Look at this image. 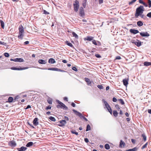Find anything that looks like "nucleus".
Listing matches in <instances>:
<instances>
[{
	"mask_svg": "<svg viewBox=\"0 0 151 151\" xmlns=\"http://www.w3.org/2000/svg\"><path fill=\"white\" fill-rule=\"evenodd\" d=\"M144 8L142 6H140L136 9V13L135 14V17L137 18L141 15V14H142L144 11Z\"/></svg>",
	"mask_w": 151,
	"mask_h": 151,
	"instance_id": "1",
	"label": "nucleus"
},
{
	"mask_svg": "<svg viewBox=\"0 0 151 151\" xmlns=\"http://www.w3.org/2000/svg\"><path fill=\"white\" fill-rule=\"evenodd\" d=\"M73 6L75 11L76 12L78 11L79 6V2L77 0L76 1L75 3L73 4Z\"/></svg>",
	"mask_w": 151,
	"mask_h": 151,
	"instance_id": "2",
	"label": "nucleus"
},
{
	"mask_svg": "<svg viewBox=\"0 0 151 151\" xmlns=\"http://www.w3.org/2000/svg\"><path fill=\"white\" fill-rule=\"evenodd\" d=\"M56 101L60 105L57 106V108H63L66 109H67V107L64 104L60 101L59 100H57Z\"/></svg>",
	"mask_w": 151,
	"mask_h": 151,
	"instance_id": "3",
	"label": "nucleus"
},
{
	"mask_svg": "<svg viewBox=\"0 0 151 151\" xmlns=\"http://www.w3.org/2000/svg\"><path fill=\"white\" fill-rule=\"evenodd\" d=\"M131 42L132 43L135 44L138 47H139L141 45V42L137 40H136V41L132 40H131Z\"/></svg>",
	"mask_w": 151,
	"mask_h": 151,
	"instance_id": "4",
	"label": "nucleus"
},
{
	"mask_svg": "<svg viewBox=\"0 0 151 151\" xmlns=\"http://www.w3.org/2000/svg\"><path fill=\"white\" fill-rule=\"evenodd\" d=\"M10 60L11 61H14L15 62H23L24 60L22 58H17L14 59L11 58Z\"/></svg>",
	"mask_w": 151,
	"mask_h": 151,
	"instance_id": "5",
	"label": "nucleus"
},
{
	"mask_svg": "<svg viewBox=\"0 0 151 151\" xmlns=\"http://www.w3.org/2000/svg\"><path fill=\"white\" fill-rule=\"evenodd\" d=\"M73 112L77 115H78L81 118H83L84 116H83L82 114L80 112L77 111L75 109H73Z\"/></svg>",
	"mask_w": 151,
	"mask_h": 151,
	"instance_id": "6",
	"label": "nucleus"
},
{
	"mask_svg": "<svg viewBox=\"0 0 151 151\" xmlns=\"http://www.w3.org/2000/svg\"><path fill=\"white\" fill-rule=\"evenodd\" d=\"M59 122L60 123V124H58V125L60 127L64 126L66 123V121L64 120L60 121Z\"/></svg>",
	"mask_w": 151,
	"mask_h": 151,
	"instance_id": "7",
	"label": "nucleus"
},
{
	"mask_svg": "<svg viewBox=\"0 0 151 151\" xmlns=\"http://www.w3.org/2000/svg\"><path fill=\"white\" fill-rule=\"evenodd\" d=\"M140 35L143 37H148L150 36V34L147 32H142L140 33Z\"/></svg>",
	"mask_w": 151,
	"mask_h": 151,
	"instance_id": "8",
	"label": "nucleus"
},
{
	"mask_svg": "<svg viewBox=\"0 0 151 151\" xmlns=\"http://www.w3.org/2000/svg\"><path fill=\"white\" fill-rule=\"evenodd\" d=\"M79 14L82 17H83L84 15V12L83 9L82 7L80 8L79 9Z\"/></svg>",
	"mask_w": 151,
	"mask_h": 151,
	"instance_id": "9",
	"label": "nucleus"
},
{
	"mask_svg": "<svg viewBox=\"0 0 151 151\" xmlns=\"http://www.w3.org/2000/svg\"><path fill=\"white\" fill-rule=\"evenodd\" d=\"M129 32L132 33L134 34H136L139 32V31L137 29H131L129 30Z\"/></svg>",
	"mask_w": 151,
	"mask_h": 151,
	"instance_id": "10",
	"label": "nucleus"
},
{
	"mask_svg": "<svg viewBox=\"0 0 151 151\" xmlns=\"http://www.w3.org/2000/svg\"><path fill=\"white\" fill-rule=\"evenodd\" d=\"M19 33H24V29L22 25L19 26Z\"/></svg>",
	"mask_w": 151,
	"mask_h": 151,
	"instance_id": "11",
	"label": "nucleus"
},
{
	"mask_svg": "<svg viewBox=\"0 0 151 151\" xmlns=\"http://www.w3.org/2000/svg\"><path fill=\"white\" fill-rule=\"evenodd\" d=\"M38 62L40 64H45L47 63L46 60L42 59L39 60Z\"/></svg>",
	"mask_w": 151,
	"mask_h": 151,
	"instance_id": "12",
	"label": "nucleus"
},
{
	"mask_svg": "<svg viewBox=\"0 0 151 151\" xmlns=\"http://www.w3.org/2000/svg\"><path fill=\"white\" fill-rule=\"evenodd\" d=\"M9 145L11 147H14L16 146V144L15 142L12 141L10 142Z\"/></svg>",
	"mask_w": 151,
	"mask_h": 151,
	"instance_id": "13",
	"label": "nucleus"
},
{
	"mask_svg": "<svg viewBox=\"0 0 151 151\" xmlns=\"http://www.w3.org/2000/svg\"><path fill=\"white\" fill-rule=\"evenodd\" d=\"M38 118H35L34 119L33 121V124L35 126L37 125L38 124V122H37Z\"/></svg>",
	"mask_w": 151,
	"mask_h": 151,
	"instance_id": "14",
	"label": "nucleus"
},
{
	"mask_svg": "<svg viewBox=\"0 0 151 151\" xmlns=\"http://www.w3.org/2000/svg\"><path fill=\"white\" fill-rule=\"evenodd\" d=\"M27 149V148L25 147H22L20 148H17V150L19 151H24Z\"/></svg>",
	"mask_w": 151,
	"mask_h": 151,
	"instance_id": "15",
	"label": "nucleus"
},
{
	"mask_svg": "<svg viewBox=\"0 0 151 151\" xmlns=\"http://www.w3.org/2000/svg\"><path fill=\"white\" fill-rule=\"evenodd\" d=\"M103 101L104 103L105 104V105L106 108L107 109L109 108L110 107V106L106 101L104 99L103 100Z\"/></svg>",
	"mask_w": 151,
	"mask_h": 151,
	"instance_id": "16",
	"label": "nucleus"
},
{
	"mask_svg": "<svg viewBox=\"0 0 151 151\" xmlns=\"http://www.w3.org/2000/svg\"><path fill=\"white\" fill-rule=\"evenodd\" d=\"M93 37L91 36H87L86 38L85 39V40L91 41L93 40Z\"/></svg>",
	"mask_w": 151,
	"mask_h": 151,
	"instance_id": "17",
	"label": "nucleus"
},
{
	"mask_svg": "<svg viewBox=\"0 0 151 151\" xmlns=\"http://www.w3.org/2000/svg\"><path fill=\"white\" fill-rule=\"evenodd\" d=\"M85 81L87 83V84H88V85L91 86V82L90 81V80L89 78H85Z\"/></svg>",
	"mask_w": 151,
	"mask_h": 151,
	"instance_id": "18",
	"label": "nucleus"
},
{
	"mask_svg": "<svg viewBox=\"0 0 151 151\" xmlns=\"http://www.w3.org/2000/svg\"><path fill=\"white\" fill-rule=\"evenodd\" d=\"M48 63H49L53 64L55 63V61L54 59L51 58L49 60Z\"/></svg>",
	"mask_w": 151,
	"mask_h": 151,
	"instance_id": "19",
	"label": "nucleus"
},
{
	"mask_svg": "<svg viewBox=\"0 0 151 151\" xmlns=\"http://www.w3.org/2000/svg\"><path fill=\"white\" fill-rule=\"evenodd\" d=\"M123 83L124 85L127 86V85L128 84V81L126 79H124L123 80Z\"/></svg>",
	"mask_w": 151,
	"mask_h": 151,
	"instance_id": "20",
	"label": "nucleus"
},
{
	"mask_svg": "<svg viewBox=\"0 0 151 151\" xmlns=\"http://www.w3.org/2000/svg\"><path fill=\"white\" fill-rule=\"evenodd\" d=\"M123 145V147H124L125 145V144L122 140H120V143L119 145V147H122V145Z\"/></svg>",
	"mask_w": 151,
	"mask_h": 151,
	"instance_id": "21",
	"label": "nucleus"
},
{
	"mask_svg": "<svg viewBox=\"0 0 151 151\" xmlns=\"http://www.w3.org/2000/svg\"><path fill=\"white\" fill-rule=\"evenodd\" d=\"M24 36V33H19V35H18V36L19 39H20L21 40L22 39Z\"/></svg>",
	"mask_w": 151,
	"mask_h": 151,
	"instance_id": "22",
	"label": "nucleus"
},
{
	"mask_svg": "<svg viewBox=\"0 0 151 151\" xmlns=\"http://www.w3.org/2000/svg\"><path fill=\"white\" fill-rule=\"evenodd\" d=\"M137 150V148L135 147L132 149H129L125 151H136Z\"/></svg>",
	"mask_w": 151,
	"mask_h": 151,
	"instance_id": "23",
	"label": "nucleus"
},
{
	"mask_svg": "<svg viewBox=\"0 0 151 151\" xmlns=\"http://www.w3.org/2000/svg\"><path fill=\"white\" fill-rule=\"evenodd\" d=\"M137 24L139 27H141L143 25V23L141 21H139L137 22Z\"/></svg>",
	"mask_w": 151,
	"mask_h": 151,
	"instance_id": "24",
	"label": "nucleus"
},
{
	"mask_svg": "<svg viewBox=\"0 0 151 151\" xmlns=\"http://www.w3.org/2000/svg\"><path fill=\"white\" fill-rule=\"evenodd\" d=\"M144 65L146 66L151 65V63L145 62L144 63Z\"/></svg>",
	"mask_w": 151,
	"mask_h": 151,
	"instance_id": "25",
	"label": "nucleus"
},
{
	"mask_svg": "<svg viewBox=\"0 0 151 151\" xmlns=\"http://www.w3.org/2000/svg\"><path fill=\"white\" fill-rule=\"evenodd\" d=\"M33 142H30L27 143V144L26 145V146L27 147H29L32 146L33 145Z\"/></svg>",
	"mask_w": 151,
	"mask_h": 151,
	"instance_id": "26",
	"label": "nucleus"
},
{
	"mask_svg": "<svg viewBox=\"0 0 151 151\" xmlns=\"http://www.w3.org/2000/svg\"><path fill=\"white\" fill-rule=\"evenodd\" d=\"M72 35L73 37H75L76 39L78 38V36L74 32H72Z\"/></svg>",
	"mask_w": 151,
	"mask_h": 151,
	"instance_id": "27",
	"label": "nucleus"
},
{
	"mask_svg": "<svg viewBox=\"0 0 151 151\" xmlns=\"http://www.w3.org/2000/svg\"><path fill=\"white\" fill-rule=\"evenodd\" d=\"M142 137H143V139L144 141H145L146 140L147 137L146 136L145 134L143 133L142 134Z\"/></svg>",
	"mask_w": 151,
	"mask_h": 151,
	"instance_id": "28",
	"label": "nucleus"
},
{
	"mask_svg": "<svg viewBox=\"0 0 151 151\" xmlns=\"http://www.w3.org/2000/svg\"><path fill=\"white\" fill-rule=\"evenodd\" d=\"M113 114L114 116L115 117H116L118 115V113L116 111L114 110L113 111Z\"/></svg>",
	"mask_w": 151,
	"mask_h": 151,
	"instance_id": "29",
	"label": "nucleus"
},
{
	"mask_svg": "<svg viewBox=\"0 0 151 151\" xmlns=\"http://www.w3.org/2000/svg\"><path fill=\"white\" fill-rule=\"evenodd\" d=\"M105 147L106 150H109L110 148L109 145L108 144H106L105 145Z\"/></svg>",
	"mask_w": 151,
	"mask_h": 151,
	"instance_id": "30",
	"label": "nucleus"
},
{
	"mask_svg": "<svg viewBox=\"0 0 151 151\" xmlns=\"http://www.w3.org/2000/svg\"><path fill=\"white\" fill-rule=\"evenodd\" d=\"M13 100V98L11 97H9L8 99V101L9 102H12Z\"/></svg>",
	"mask_w": 151,
	"mask_h": 151,
	"instance_id": "31",
	"label": "nucleus"
},
{
	"mask_svg": "<svg viewBox=\"0 0 151 151\" xmlns=\"http://www.w3.org/2000/svg\"><path fill=\"white\" fill-rule=\"evenodd\" d=\"M49 118L50 120L52 121L55 122L56 121L55 118L51 116L49 117Z\"/></svg>",
	"mask_w": 151,
	"mask_h": 151,
	"instance_id": "32",
	"label": "nucleus"
},
{
	"mask_svg": "<svg viewBox=\"0 0 151 151\" xmlns=\"http://www.w3.org/2000/svg\"><path fill=\"white\" fill-rule=\"evenodd\" d=\"M66 43L70 47H73V45L71 43L69 42L68 41H66Z\"/></svg>",
	"mask_w": 151,
	"mask_h": 151,
	"instance_id": "33",
	"label": "nucleus"
},
{
	"mask_svg": "<svg viewBox=\"0 0 151 151\" xmlns=\"http://www.w3.org/2000/svg\"><path fill=\"white\" fill-rule=\"evenodd\" d=\"M0 24L1 27L3 29L4 28V22L2 20L0 21Z\"/></svg>",
	"mask_w": 151,
	"mask_h": 151,
	"instance_id": "34",
	"label": "nucleus"
},
{
	"mask_svg": "<svg viewBox=\"0 0 151 151\" xmlns=\"http://www.w3.org/2000/svg\"><path fill=\"white\" fill-rule=\"evenodd\" d=\"M91 129L90 126L89 124H88L87 126L86 129V131H87L90 130Z\"/></svg>",
	"mask_w": 151,
	"mask_h": 151,
	"instance_id": "35",
	"label": "nucleus"
},
{
	"mask_svg": "<svg viewBox=\"0 0 151 151\" xmlns=\"http://www.w3.org/2000/svg\"><path fill=\"white\" fill-rule=\"evenodd\" d=\"M47 102L48 103H49L50 104H52V100L51 99H49L47 100Z\"/></svg>",
	"mask_w": 151,
	"mask_h": 151,
	"instance_id": "36",
	"label": "nucleus"
},
{
	"mask_svg": "<svg viewBox=\"0 0 151 151\" xmlns=\"http://www.w3.org/2000/svg\"><path fill=\"white\" fill-rule=\"evenodd\" d=\"M137 0H133L131 1L129 3V4L130 5H132L133 3H134Z\"/></svg>",
	"mask_w": 151,
	"mask_h": 151,
	"instance_id": "37",
	"label": "nucleus"
},
{
	"mask_svg": "<svg viewBox=\"0 0 151 151\" xmlns=\"http://www.w3.org/2000/svg\"><path fill=\"white\" fill-rule=\"evenodd\" d=\"M55 71H60L61 72H65V71L57 68H56L55 69Z\"/></svg>",
	"mask_w": 151,
	"mask_h": 151,
	"instance_id": "38",
	"label": "nucleus"
},
{
	"mask_svg": "<svg viewBox=\"0 0 151 151\" xmlns=\"http://www.w3.org/2000/svg\"><path fill=\"white\" fill-rule=\"evenodd\" d=\"M147 145V142L142 147L141 149H143L144 148H145Z\"/></svg>",
	"mask_w": 151,
	"mask_h": 151,
	"instance_id": "39",
	"label": "nucleus"
},
{
	"mask_svg": "<svg viewBox=\"0 0 151 151\" xmlns=\"http://www.w3.org/2000/svg\"><path fill=\"white\" fill-rule=\"evenodd\" d=\"M119 101L120 103H121L123 105L124 104V102L122 99H119Z\"/></svg>",
	"mask_w": 151,
	"mask_h": 151,
	"instance_id": "40",
	"label": "nucleus"
},
{
	"mask_svg": "<svg viewBox=\"0 0 151 151\" xmlns=\"http://www.w3.org/2000/svg\"><path fill=\"white\" fill-rule=\"evenodd\" d=\"M108 110L111 114H112V110L111 107L107 109Z\"/></svg>",
	"mask_w": 151,
	"mask_h": 151,
	"instance_id": "41",
	"label": "nucleus"
},
{
	"mask_svg": "<svg viewBox=\"0 0 151 151\" xmlns=\"http://www.w3.org/2000/svg\"><path fill=\"white\" fill-rule=\"evenodd\" d=\"M148 3L149 4V7L150 8L151 7V1L150 0H148Z\"/></svg>",
	"mask_w": 151,
	"mask_h": 151,
	"instance_id": "42",
	"label": "nucleus"
},
{
	"mask_svg": "<svg viewBox=\"0 0 151 151\" xmlns=\"http://www.w3.org/2000/svg\"><path fill=\"white\" fill-rule=\"evenodd\" d=\"M4 55L6 57H8L9 56V55L8 53L5 52L4 53Z\"/></svg>",
	"mask_w": 151,
	"mask_h": 151,
	"instance_id": "43",
	"label": "nucleus"
},
{
	"mask_svg": "<svg viewBox=\"0 0 151 151\" xmlns=\"http://www.w3.org/2000/svg\"><path fill=\"white\" fill-rule=\"evenodd\" d=\"M72 133L73 134H75L76 135H78V133L75 130L73 131H72Z\"/></svg>",
	"mask_w": 151,
	"mask_h": 151,
	"instance_id": "44",
	"label": "nucleus"
},
{
	"mask_svg": "<svg viewBox=\"0 0 151 151\" xmlns=\"http://www.w3.org/2000/svg\"><path fill=\"white\" fill-rule=\"evenodd\" d=\"M56 68H49L47 69L49 70H54L55 71Z\"/></svg>",
	"mask_w": 151,
	"mask_h": 151,
	"instance_id": "45",
	"label": "nucleus"
},
{
	"mask_svg": "<svg viewBox=\"0 0 151 151\" xmlns=\"http://www.w3.org/2000/svg\"><path fill=\"white\" fill-rule=\"evenodd\" d=\"M147 16V17H149V18H151V12H149L148 13Z\"/></svg>",
	"mask_w": 151,
	"mask_h": 151,
	"instance_id": "46",
	"label": "nucleus"
},
{
	"mask_svg": "<svg viewBox=\"0 0 151 151\" xmlns=\"http://www.w3.org/2000/svg\"><path fill=\"white\" fill-rule=\"evenodd\" d=\"M72 69L73 70L76 71H78L77 69L75 67H73V68H72Z\"/></svg>",
	"mask_w": 151,
	"mask_h": 151,
	"instance_id": "47",
	"label": "nucleus"
},
{
	"mask_svg": "<svg viewBox=\"0 0 151 151\" xmlns=\"http://www.w3.org/2000/svg\"><path fill=\"white\" fill-rule=\"evenodd\" d=\"M92 43L93 44H94V45H97V43L96 42V41L95 40H93L92 41Z\"/></svg>",
	"mask_w": 151,
	"mask_h": 151,
	"instance_id": "48",
	"label": "nucleus"
},
{
	"mask_svg": "<svg viewBox=\"0 0 151 151\" xmlns=\"http://www.w3.org/2000/svg\"><path fill=\"white\" fill-rule=\"evenodd\" d=\"M95 56L97 58H100L101 57L100 55L97 54H96Z\"/></svg>",
	"mask_w": 151,
	"mask_h": 151,
	"instance_id": "49",
	"label": "nucleus"
},
{
	"mask_svg": "<svg viewBox=\"0 0 151 151\" xmlns=\"http://www.w3.org/2000/svg\"><path fill=\"white\" fill-rule=\"evenodd\" d=\"M97 87L99 89H101L103 88V86L102 85H98L97 86Z\"/></svg>",
	"mask_w": 151,
	"mask_h": 151,
	"instance_id": "50",
	"label": "nucleus"
},
{
	"mask_svg": "<svg viewBox=\"0 0 151 151\" xmlns=\"http://www.w3.org/2000/svg\"><path fill=\"white\" fill-rule=\"evenodd\" d=\"M44 13L45 14H48L49 13L46 11L45 10H44L43 11Z\"/></svg>",
	"mask_w": 151,
	"mask_h": 151,
	"instance_id": "51",
	"label": "nucleus"
},
{
	"mask_svg": "<svg viewBox=\"0 0 151 151\" xmlns=\"http://www.w3.org/2000/svg\"><path fill=\"white\" fill-rule=\"evenodd\" d=\"M0 44H1V45H6V43L4 42H1V41H0Z\"/></svg>",
	"mask_w": 151,
	"mask_h": 151,
	"instance_id": "52",
	"label": "nucleus"
},
{
	"mask_svg": "<svg viewBox=\"0 0 151 151\" xmlns=\"http://www.w3.org/2000/svg\"><path fill=\"white\" fill-rule=\"evenodd\" d=\"M115 106L116 108L117 109H118V110H119L120 109V108L119 107V106L117 104Z\"/></svg>",
	"mask_w": 151,
	"mask_h": 151,
	"instance_id": "53",
	"label": "nucleus"
},
{
	"mask_svg": "<svg viewBox=\"0 0 151 151\" xmlns=\"http://www.w3.org/2000/svg\"><path fill=\"white\" fill-rule=\"evenodd\" d=\"M113 101L114 102H116L117 101V99L115 97H113Z\"/></svg>",
	"mask_w": 151,
	"mask_h": 151,
	"instance_id": "54",
	"label": "nucleus"
},
{
	"mask_svg": "<svg viewBox=\"0 0 151 151\" xmlns=\"http://www.w3.org/2000/svg\"><path fill=\"white\" fill-rule=\"evenodd\" d=\"M19 98V96H16L15 98H14V100H15V101H16V100L17 99H18Z\"/></svg>",
	"mask_w": 151,
	"mask_h": 151,
	"instance_id": "55",
	"label": "nucleus"
},
{
	"mask_svg": "<svg viewBox=\"0 0 151 151\" xmlns=\"http://www.w3.org/2000/svg\"><path fill=\"white\" fill-rule=\"evenodd\" d=\"M121 57L120 56H117L116 57V59L117 60H120L121 59Z\"/></svg>",
	"mask_w": 151,
	"mask_h": 151,
	"instance_id": "56",
	"label": "nucleus"
},
{
	"mask_svg": "<svg viewBox=\"0 0 151 151\" xmlns=\"http://www.w3.org/2000/svg\"><path fill=\"white\" fill-rule=\"evenodd\" d=\"M51 107L50 106H47L46 108V110H48V109H51Z\"/></svg>",
	"mask_w": 151,
	"mask_h": 151,
	"instance_id": "57",
	"label": "nucleus"
},
{
	"mask_svg": "<svg viewBox=\"0 0 151 151\" xmlns=\"http://www.w3.org/2000/svg\"><path fill=\"white\" fill-rule=\"evenodd\" d=\"M11 69H12V70H16V69H17V68H16L15 67H12Z\"/></svg>",
	"mask_w": 151,
	"mask_h": 151,
	"instance_id": "58",
	"label": "nucleus"
},
{
	"mask_svg": "<svg viewBox=\"0 0 151 151\" xmlns=\"http://www.w3.org/2000/svg\"><path fill=\"white\" fill-rule=\"evenodd\" d=\"M131 141L133 144H135V140L134 139H132Z\"/></svg>",
	"mask_w": 151,
	"mask_h": 151,
	"instance_id": "59",
	"label": "nucleus"
},
{
	"mask_svg": "<svg viewBox=\"0 0 151 151\" xmlns=\"http://www.w3.org/2000/svg\"><path fill=\"white\" fill-rule=\"evenodd\" d=\"M103 0H99V3L100 4H101L103 2Z\"/></svg>",
	"mask_w": 151,
	"mask_h": 151,
	"instance_id": "60",
	"label": "nucleus"
},
{
	"mask_svg": "<svg viewBox=\"0 0 151 151\" xmlns=\"http://www.w3.org/2000/svg\"><path fill=\"white\" fill-rule=\"evenodd\" d=\"M63 99L65 101H68V99L67 97H64L63 98Z\"/></svg>",
	"mask_w": 151,
	"mask_h": 151,
	"instance_id": "61",
	"label": "nucleus"
},
{
	"mask_svg": "<svg viewBox=\"0 0 151 151\" xmlns=\"http://www.w3.org/2000/svg\"><path fill=\"white\" fill-rule=\"evenodd\" d=\"M143 4L145 7H147L148 6L147 4L145 2H144V3Z\"/></svg>",
	"mask_w": 151,
	"mask_h": 151,
	"instance_id": "62",
	"label": "nucleus"
},
{
	"mask_svg": "<svg viewBox=\"0 0 151 151\" xmlns=\"http://www.w3.org/2000/svg\"><path fill=\"white\" fill-rule=\"evenodd\" d=\"M84 140H85V141L86 143H87L88 142V139L87 138H85L84 139Z\"/></svg>",
	"mask_w": 151,
	"mask_h": 151,
	"instance_id": "63",
	"label": "nucleus"
},
{
	"mask_svg": "<svg viewBox=\"0 0 151 151\" xmlns=\"http://www.w3.org/2000/svg\"><path fill=\"white\" fill-rule=\"evenodd\" d=\"M71 105L73 107H75V106H76V104H75L73 103V102L71 104Z\"/></svg>",
	"mask_w": 151,
	"mask_h": 151,
	"instance_id": "64",
	"label": "nucleus"
}]
</instances>
